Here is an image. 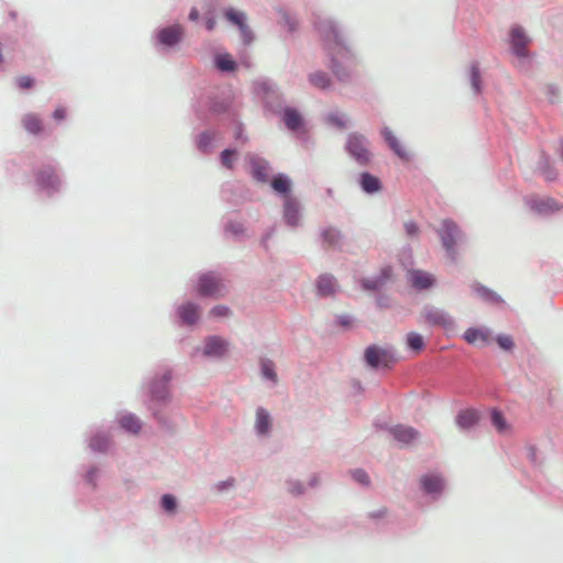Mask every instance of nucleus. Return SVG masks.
<instances>
[{"instance_id": "nucleus-1", "label": "nucleus", "mask_w": 563, "mask_h": 563, "mask_svg": "<svg viewBox=\"0 0 563 563\" xmlns=\"http://www.w3.org/2000/svg\"><path fill=\"white\" fill-rule=\"evenodd\" d=\"M312 25L329 59V70H349L361 63L342 26L333 18L314 13Z\"/></svg>"}, {"instance_id": "nucleus-2", "label": "nucleus", "mask_w": 563, "mask_h": 563, "mask_svg": "<svg viewBox=\"0 0 563 563\" xmlns=\"http://www.w3.org/2000/svg\"><path fill=\"white\" fill-rule=\"evenodd\" d=\"M508 44L510 53L519 60L529 62L533 54L530 52L529 46L531 38L526 30L520 24H514L508 34Z\"/></svg>"}, {"instance_id": "nucleus-3", "label": "nucleus", "mask_w": 563, "mask_h": 563, "mask_svg": "<svg viewBox=\"0 0 563 563\" xmlns=\"http://www.w3.org/2000/svg\"><path fill=\"white\" fill-rule=\"evenodd\" d=\"M185 30L179 23L162 26L154 33V45L161 49H172L183 42Z\"/></svg>"}, {"instance_id": "nucleus-4", "label": "nucleus", "mask_w": 563, "mask_h": 563, "mask_svg": "<svg viewBox=\"0 0 563 563\" xmlns=\"http://www.w3.org/2000/svg\"><path fill=\"white\" fill-rule=\"evenodd\" d=\"M345 150L360 165H367L371 162L372 153L368 147V141L363 134H349Z\"/></svg>"}, {"instance_id": "nucleus-5", "label": "nucleus", "mask_w": 563, "mask_h": 563, "mask_svg": "<svg viewBox=\"0 0 563 563\" xmlns=\"http://www.w3.org/2000/svg\"><path fill=\"white\" fill-rule=\"evenodd\" d=\"M223 15L228 22L238 27L244 46H249L254 42L255 34L249 26L247 16L243 11L229 7L223 10Z\"/></svg>"}, {"instance_id": "nucleus-6", "label": "nucleus", "mask_w": 563, "mask_h": 563, "mask_svg": "<svg viewBox=\"0 0 563 563\" xmlns=\"http://www.w3.org/2000/svg\"><path fill=\"white\" fill-rule=\"evenodd\" d=\"M365 360L367 364L374 368H388L397 362L391 350L383 349L377 345H372L366 349Z\"/></svg>"}, {"instance_id": "nucleus-7", "label": "nucleus", "mask_w": 563, "mask_h": 563, "mask_svg": "<svg viewBox=\"0 0 563 563\" xmlns=\"http://www.w3.org/2000/svg\"><path fill=\"white\" fill-rule=\"evenodd\" d=\"M225 286L213 273H207L200 276L198 282V292L201 296L217 297L222 296Z\"/></svg>"}, {"instance_id": "nucleus-8", "label": "nucleus", "mask_w": 563, "mask_h": 563, "mask_svg": "<svg viewBox=\"0 0 563 563\" xmlns=\"http://www.w3.org/2000/svg\"><path fill=\"white\" fill-rule=\"evenodd\" d=\"M438 232H439L443 247L445 249L446 253L454 260V257H455L454 245L460 235L457 225L453 221L444 220L441 223V227Z\"/></svg>"}, {"instance_id": "nucleus-9", "label": "nucleus", "mask_w": 563, "mask_h": 563, "mask_svg": "<svg viewBox=\"0 0 563 563\" xmlns=\"http://www.w3.org/2000/svg\"><path fill=\"white\" fill-rule=\"evenodd\" d=\"M421 317L424 322L431 325H439L443 328H449L452 325L450 316L443 310L432 306L424 307L423 311L421 312Z\"/></svg>"}, {"instance_id": "nucleus-10", "label": "nucleus", "mask_w": 563, "mask_h": 563, "mask_svg": "<svg viewBox=\"0 0 563 563\" xmlns=\"http://www.w3.org/2000/svg\"><path fill=\"white\" fill-rule=\"evenodd\" d=\"M407 278L412 287L420 290L429 289L435 283V278L433 277L432 274L421 269L409 271Z\"/></svg>"}, {"instance_id": "nucleus-11", "label": "nucleus", "mask_w": 563, "mask_h": 563, "mask_svg": "<svg viewBox=\"0 0 563 563\" xmlns=\"http://www.w3.org/2000/svg\"><path fill=\"white\" fill-rule=\"evenodd\" d=\"M390 433L397 440L398 442L402 444H409L412 441H415L419 433L416 429L408 426H396L393 429H390Z\"/></svg>"}, {"instance_id": "nucleus-12", "label": "nucleus", "mask_w": 563, "mask_h": 563, "mask_svg": "<svg viewBox=\"0 0 563 563\" xmlns=\"http://www.w3.org/2000/svg\"><path fill=\"white\" fill-rule=\"evenodd\" d=\"M228 344L219 336L209 338L205 344V355L221 356L227 352Z\"/></svg>"}, {"instance_id": "nucleus-13", "label": "nucleus", "mask_w": 563, "mask_h": 563, "mask_svg": "<svg viewBox=\"0 0 563 563\" xmlns=\"http://www.w3.org/2000/svg\"><path fill=\"white\" fill-rule=\"evenodd\" d=\"M283 121L285 125L296 132L303 125V120L300 112L294 108H286L283 112Z\"/></svg>"}, {"instance_id": "nucleus-14", "label": "nucleus", "mask_w": 563, "mask_h": 563, "mask_svg": "<svg viewBox=\"0 0 563 563\" xmlns=\"http://www.w3.org/2000/svg\"><path fill=\"white\" fill-rule=\"evenodd\" d=\"M420 483L427 494H440L444 487L443 479L438 475H423Z\"/></svg>"}, {"instance_id": "nucleus-15", "label": "nucleus", "mask_w": 563, "mask_h": 563, "mask_svg": "<svg viewBox=\"0 0 563 563\" xmlns=\"http://www.w3.org/2000/svg\"><path fill=\"white\" fill-rule=\"evenodd\" d=\"M214 70H238V62L229 53H217L213 56Z\"/></svg>"}, {"instance_id": "nucleus-16", "label": "nucleus", "mask_w": 563, "mask_h": 563, "mask_svg": "<svg viewBox=\"0 0 563 563\" xmlns=\"http://www.w3.org/2000/svg\"><path fill=\"white\" fill-rule=\"evenodd\" d=\"M360 185L367 194H375L382 189V183L378 177L369 173H362L360 175Z\"/></svg>"}, {"instance_id": "nucleus-17", "label": "nucleus", "mask_w": 563, "mask_h": 563, "mask_svg": "<svg viewBox=\"0 0 563 563\" xmlns=\"http://www.w3.org/2000/svg\"><path fill=\"white\" fill-rule=\"evenodd\" d=\"M382 134H383L385 141L388 143L389 147L395 152L396 155H398L402 159L408 158V154H407L406 150L404 148V146L400 144V142L396 139V136L393 134V132L388 128H385L382 131Z\"/></svg>"}, {"instance_id": "nucleus-18", "label": "nucleus", "mask_w": 563, "mask_h": 563, "mask_svg": "<svg viewBox=\"0 0 563 563\" xmlns=\"http://www.w3.org/2000/svg\"><path fill=\"white\" fill-rule=\"evenodd\" d=\"M272 426V419L267 410L264 408H258L256 410V421H255V428L257 433L260 434H266L271 430Z\"/></svg>"}, {"instance_id": "nucleus-19", "label": "nucleus", "mask_w": 563, "mask_h": 563, "mask_svg": "<svg viewBox=\"0 0 563 563\" xmlns=\"http://www.w3.org/2000/svg\"><path fill=\"white\" fill-rule=\"evenodd\" d=\"M335 280L333 276L322 275L318 278L317 289L318 294L321 296H330L335 292Z\"/></svg>"}, {"instance_id": "nucleus-20", "label": "nucleus", "mask_w": 563, "mask_h": 563, "mask_svg": "<svg viewBox=\"0 0 563 563\" xmlns=\"http://www.w3.org/2000/svg\"><path fill=\"white\" fill-rule=\"evenodd\" d=\"M280 16L282 26L290 34L295 33L298 30L299 22L295 14L290 13L285 9H280L278 11Z\"/></svg>"}, {"instance_id": "nucleus-21", "label": "nucleus", "mask_w": 563, "mask_h": 563, "mask_svg": "<svg viewBox=\"0 0 563 563\" xmlns=\"http://www.w3.org/2000/svg\"><path fill=\"white\" fill-rule=\"evenodd\" d=\"M284 218H285L286 222L291 227H295L298 224L299 210H298V206L295 201H292L290 199L286 200V202L284 205Z\"/></svg>"}, {"instance_id": "nucleus-22", "label": "nucleus", "mask_w": 563, "mask_h": 563, "mask_svg": "<svg viewBox=\"0 0 563 563\" xmlns=\"http://www.w3.org/2000/svg\"><path fill=\"white\" fill-rule=\"evenodd\" d=\"M251 167H252L251 174L256 180L262 181V183H265L267 180L268 168H267L266 162H263L257 158H252Z\"/></svg>"}, {"instance_id": "nucleus-23", "label": "nucleus", "mask_w": 563, "mask_h": 563, "mask_svg": "<svg viewBox=\"0 0 563 563\" xmlns=\"http://www.w3.org/2000/svg\"><path fill=\"white\" fill-rule=\"evenodd\" d=\"M478 421V413L476 410L467 409L460 412L456 417V423L464 429L472 428Z\"/></svg>"}, {"instance_id": "nucleus-24", "label": "nucleus", "mask_w": 563, "mask_h": 563, "mask_svg": "<svg viewBox=\"0 0 563 563\" xmlns=\"http://www.w3.org/2000/svg\"><path fill=\"white\" fill-rule=\"evenodd\" d=\"M490 417H492V423L498 433H500V434L510 433L511 427L499 410L493 409Z\"/></svg>"}, {"instance_id": "nucleus-25", "label": "nucleus", "mask_w": 563, "mask_h": 563, "mask_svg": "<svg viewBox=\"0 0 563 563\" xmlns=\"http://www.w3.org/2000/svg\"><path fill=\"white\" fill-rule=\"evenodd\" d=\"M181 320L187 324H194L199 319V309L194 303H186L179 308Z\"/></svg>"}, {"instance_id": "nucleus-26", "label": "nucleus", "mask_w": 563, "mask_h": 563, "mask_svg": "<svg viewBox=\"0 0 563 563\" xmlns=\"http://www.w3.org/2000/svg\"><path fill=\"white\" fill-rule=\"evenodd\" d=\"M22 123L24 129L32 134H38L43 130L42 120L33 113L24 115Z\"/></svg>"}, {"instance_id": "nucleus-27", "label": "nucleus", "mask_w": 563, "mask_h": 563, "mask_svg": "<svg viewBox=\"0 0 563 563\" xmlns=\"http://www.w3.org/2000/svg\"><path fill=\"white\" fill-rule=\"evenodd\" d=\"M464 340L467 343L475 344L477 342L487 343L488 342V333L481 329L470 328L464 332Z\"/></svg>"}, {"instance_id": "nucleus-28", "label": "nucleus", "mask_w": 563, "mask_h": 563, "mask_svg": "<svg viewBox=\"0 0 563 563\" xmlns=\"http://www.w3.org/2000/svg\"><path fill=\"white\" fill-rule=\"evenodd\" d=\"M309 81L313 87L322 90L332 85V78L329 76V73H311Z\"/></svg>"}, {"instance_id": "nucleus-29", "label": "nucleus", "mask_w": 563, "mask_h": 563, "mask_svg": "<svg viewBox=\"0 0 563 563\" xmlns=\"http://www.w3.org/2000/svg\"><path fill=\"white\" fill-rule=\"evenodd\" d=\"M120 424L123 429L133 433L139 432L141 429L140 420L132 415L123 416L120 420Z\"/></svg>"}, {"instance_id": "nucleus-30", "label": "nucleus", "mask_w": 563, "mask_h": 563, "mask_svg": "<svg viewBox=\"0 0 563 563\" xmlns=\"http://www.w3.org/2000/svg\"><path fill=\"white\" fill-rule=\"evenodd\" d=\"M390 274H391L390 268H384L382 272L383 276L380 278H376V279H372V280H364L363 286H364V288L369 289V290L378 289L379 287H382L384 282L390 277Z\"/></svg>"}, {"instance_id": "nucleus-31", "label": "nucleus", "mask_w": 563, "mask_h": 563, "mask_svg": "<svg viewBox=\"0 0 563 563\" xmlns=\"http://www.w3.org/2000/svg\"><path fill=\"white\" fill-rule=\"evenodd\" d=\"M272 187L279 194H287L290 189L289 179L283 175H278L272 181Z\"/></svg>"}, {"instance_id": "nucleus-32", "label": "nucleus", "mask_w": 563, "mask_h": 563, "mask_svg": "<svg viewBox=\"0 0 563 563\" xmlns=\"http://www.w3.org/2000/svg\"><path fill=\"white\" fill-rule=\"evenodd\" d=\"M407 344L411 350H413L416 352H420L424 347L423 338L419 333H416V332L408 333Z\"/></svg>"}, {"instance_id": "nucleus-33", "label": "nucleus", "mask_w": 563, "mask_h": 563, "mask_svg": "<svg viewBox=\"0 0 563 563\" xmlns=\"http://www.w3.org/2000/svg\"><path fill=\"white\" fill-rule=\"evenodd\" d=\"M322 238L329 246H335L341 240V234L336 229L329 228L322 232Z\"/></svg>"}, {"instance_id": "nucleus-34", "label": "nucleus", "mask_w": 563, "mask_h": 563, "mask_svg": "<svg viewBox=\"0 0 563 563\" xmlns=\"http://www.w3.org/2000/svg\"><path fill=\"white\" fill-rule=\"evenodd\" d=\"M328 122L340 130H344L347 126L346 115L340 112L329 114Z\"/></svg>"}, {"instance_id": "nucleus-35", "label": "nucleus", "mask_w": 563, "mask_h": 563, "mask_svg": "<svg viewBox=\"0 0 563 563\" xmlns=\"http://www.w3.org/2000/svg\"><path fill=\"white\" fill-rule=\"evenodd\" d=\"M37 180L42 185L51 187H54L58 183L57 176L54 174L53 170L41 172L37 176Z\"/></svg>"}, {"instance_id": "nucleus-36", "label": "nucleus", "mask_w": 563, "mask_h": 563, "mask_svg": "<svg viewBox=\"0 0 563 563\" xmlns=\"http://www.w3.org/2000/svg\"><path fill=\"white\" fill-rule=\"evenodd\" d=\"M262 373L263 376L273 382L277 380V375L274 371V364L272 361H263L262 362Z\"/></svg>"}, {"instance_id": "nucleus-37", "label": "nucleus", "mask_w": 563, "mask_h": 563, "mask_svg": "<svg viewBox=\"0 0 563 563\" xmlns=\"http://www.w3.org/2000/svg\"><path fill=\"white\" fill-rule=\"evenodd\" d=\"M109 445V440L106 437H96L91 440L90 446L96 451H104Z\"/></svg>"}, {"instance_id": "nucleus-38", "label": "nucleus", "mask_w": 563, "mask_h": 563, "mask_svg": "<svg viewBox=\"0 0 563 563\" xmlns=\"http://www.w3.org/2000/svg\"><path fill=\"white\" fill-rule=\"evenodd\" d=\"M235 155V152L232 150H224L221 153V163L227 168L231 169L233 168V156Z\"/></svg>"}, {"instance_id": "nucleus-39", "label": "nucleus", "mask_w": 563, "mask_h": 563, "mask_svg": "<svg viewBox=\"0 0 563 563\" xmlns=\"http://www.w3.org/2000/svg\"><path fill=\"white\" fill-rule=\"evenodd\" d=\"M236 62H238V67L242 66L246 69H250L254 66L252 58H251L249 52H246V51H243L240 53L239 60H236Z\"/></svg>"}, {"instance_id": "nucleus-40", "label": "nucleus", "mask_w": 563, "mask_h": 563, "mask_svg": "<svg viewBox=\"0 0 563 563\" xmlns=\"http://www.w3.org/2000/svg\"><path fill=\"white\" fill-rule=\"evenodd\" d=\"M162 507L168 511L172 512L176 509V499L172 495H164L162 498Z\"/></svg>"}, {"instance_id": "nucleus-41", "label": "nucleus", "mask_w": 563, "mask_h": 563, "mask_svg": "<svg viewBox=\"0 0 563 563\" xmlns=\"http://www.w3.org/2000/svg\"><path fill=\"white\" fill-rule=\"evenodd\" d=\"M353 478L362 484V485H368L369 484V477L363 470H355L352 472Z\"/></svg>"}, {"instance_id": "nucleus-42", "label": "nucleus", "mask_w": 563, "mask_h": 563, "mask_svg": "<svg viewBox=\"0 0 563 563\" xmlns=\"http://www.w3.org/2000/svg\"><path fill=\"white\" fill-rule=\"evenodd\" d=\"M497 343L504 350H511L514 346L512 339L509 335H499L497 338Z\"/></svg>"}, {"instance_id": "nucleus-43", "label": "nucleus", "mask_w": 563, "mask_h": 563, "mask_svg": "<svg viewBox=\"0 0 563 563\" xmlns=\"http://www.w3.org/2000/svg\"><path fill=\"white\" fill-rule=\"evenodd\" d=\"M405 231L408 236H417L419 233V228L413 221H408L405 223Z\"/></svg>"}, {"instance_id": "nucleus-44", "label": "nucleus", "mask_w": 563, "mask_h": 563, "mask_svg": "<svg viewBox=\"0 0 563 563\" xmlns=\"http://www.w3.org/2000/svg\"><path fill=\"white\" fill-rule=\"evenodd\" d=\"M213 317H227L229 314V308L225 306H217L211 312Z\"/></svg>"}, {"instance_id": "nucleus-45", "label": "nucleus", "mask_w": 563, "mask_h": 563, "mask_svg": "<svg viewBox=\"0 0 563 563\" xmlns=\"http://www.w3.org/2000/svg\"><path fill=\"white\" fill-rule=\"evenodd\" d=\"M152 394H153V397H155L157 399H165L167 396L165 383H162V388H159V389L153 388Z\"/></svg>"}, {"instance_id": "nucleus-46", "label": "nucleus", "mask_w": 563, "mask_h": 563, "mask_svg": "<svg viewBox=\"0 0 563 563\" xmlns=\"http://www.w3.org/2000/svg\"><path fill=\"white\" fill-rule=\"evenodd\" d=\"M471 82L476 92L481 90L479 73H472Z\"/></svg>"}, {"instance_id": "nucleus-47", "label": "nucleus", "mask_w": 563, "mask_h": 563, "mask_svg": "<svg viewBox=\"0 0 563 563\" xmlns=\"http://www.w3.org/2000/svg\"><path fill=\"white\" fill-rule=\"evenodd\" d=\"M33 84V79L31 77H21L19 79V86L22 88V89H26V88H30Z\"/></svg>"}, {"instance_id": "nucleus-48", "label": "nucleus", "mask_w": 563, "mask_h": 563, "mask_svg": "<svg viewBox=\"0 0 563 563\" xmlns=\"http://www.w3.org/2000/svg\"><path fill=\"white\" fill-rule=\"evenodd\" d=\"M53 117L55 120L57 121H62L63 119H65L66 117V109L63 108V107H58L54 113H53Z\"/></svg>"}, {"instance_id": "nucleus-49", "label": "nucleus", "mask_w": 563, "mask_h": 563, "mask_svg": "<svg viewBox=\"0 0 563 563\" xmlns=\"http://www.w3.org/2000/svg\"><path fill=\"white\" fill-rule=\"evenodd\" d=\"M200 18L199 10L196 7H192L189 11L188 19L192 22H197Z\"/></svg>"}, {"instance_id": "nucleus-50", "label": "nucleus", "mask_w": 563, "mask_h": 563, "mask_svg": "<svg viewBox=\"0 0 563 563\" xmlns=\"http://www.w3.org/2000/svg\"><path fill=\"white\" fill-rule=\"evenodd\" d=\"M209 142H210L209 135L206 133L201 134L200 140H199V147H206Z\"/></svg>"}, {"instance_id": "nucleus-51", "label": "nucleus", "mask_w": 563, "mask_h": 563, "mask_svg": "<svg viewBox=\"0 0 563 563\" xmlns=\"http://www.w3.org/2000/svg\"><path fill=\"white\" fill-rule=\"evenodd\" d=\"M289 490L295 495H299L302 493V488L299 484H291Z\"/></svg>"}, {"instance_id": "nucleus-52", "label": "nucleus", "mask_w": 563, "mask_h": 563, "mask_svg": "<svg viewBox=\"0 0 563 563\" xmlns=\"http://www.w3.org/2000/svg\"><path fill=\"white\" fill-rule=\"evenodd\" d=\"M216 26V21L212 18L207 19L206 21V29L208 31H212Z\"/></svg>"}, {"instance_id": "nucleus-53", "label": "nucleus", "mask_w": 563, "mask_h": 563, "mask_svg": "<svg viewBox=\"0 0 563 563\" xmlns=\"http://www.w3.org/2000/svg\"><path fill=\"white\" fill-rule=\"evenodd\" d=\"M468 70H472V71L479 70V64H478L477 62H473V63L470 65Z\"/></svg>"}, {"instance_id": "nucleus-54", "label": "nucleus", "mask_w": 563, "mask_h": 563, "mask_svg": "<svg viewBox=\"0 0 563 563\" xmlns=\"http://www.w3.org/2000/svg\"><path fill=\"white\" fill-rule=\"evenodd\" d=\"M555 205V202L551 199L547 201V207L552 208Z\"/></svg>"}, {"instance_id": "nucleus-55", "label": "nucleus", "mask_w": 563, "mask_h": 563, "mask_svg": "<svg viewBox=\"0 0 563 563\" xmlns=\"http://www.w3.org/2000/svg\"><path fill=\"white\" fill-rule=\"evenodd\" d=\"M235 137H236V139H240V137H241V128H240V126L236 129Z\"/></svg>"}, {"instance_id": "nucleus-56", "label": "nucleus", "mask_w": 563, "mask_h": 563, "mask_svg": "<svg viewBox=\"0 0 563 563\" xmlns=\"http://www.w3.org/2000/svg\"><path fill=\"white\" fill-rule=\"evenodd\" d=\"M9 15H10L11 19H15L16 18V12L15 11H11L9 13Z\"/></svg>"}, {"instance_id": "nucleus-57", "label": "nucleus", "mask_w": 563, "mask_h": 563, "mask_svg": "<svg viewBox=\"0 0 563 563\" xmlns=\"http://www.w3.org/2000/svg\"><path fill=\"white\" fill-rule=\"evenodd\" d=\"M545 178H547L548 180H552V179H553V177L551 176V174H550V173H545Z\"/></svg>"}]
</instances>
